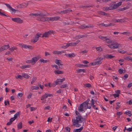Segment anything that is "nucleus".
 I'll return each mask as SVG.
<instances>
[{
    "mask_svg": "<svg viewBox=\"0 0 132 132\" xmlns=\"http://www.w3.org/2000/svg\"><path fill=\"white\" fill-rule=\"evenodd\" d=\"M76 118V119L75 118L73 119L72 121L73 125H76V126L78 127L81 125L79 124V123H82L83 121L85 120V118H82L81 116H77Z\"/></svg>",
    "mask_w": 132,
    "mask_h": 132,
    "instance_id": "nucleus-1",
    "label": "nucleus"
},
{
    "mask_svg": "<svg viewBox=\"0 0 132 132\" xmlns=\"http://www.w3.org/2000/svg\"><path fill=\"white\" fill-rule=\"evenodd\" d=\"M49 15V14L48 13L44 11H38L36 13H34V16H39L37 18V20L40 21H41L40 20L41 18Z\"/></svg>",
    "mask_w": 132,
    "mask_h": 132,
    "instance_id": "nucleus-2",
    "label": "nucleus"
},
{
    "mask_svg": "<svg viewBox=\"0 0 132 132\" xmlns=\"http://www.w3.org/2000/svg\"><path fill=\"white\" fill-rule=\"evenodd\" d=\"M49 15V14L48 13L44 11H38L36 13H34V16H39L37 18V20L40 21H41L40 20L41 18Z\"/></svg>",
    "mask_w": 132,
    "mask_h": 132,
    "instance_id": "nucleus-3",
    "label": "nucleus"
},
{
    "mask_svg": "<svg viewBox=\"0 0 132 132\" xmlns=\"http://www.w3.org/2000/svg\"><path fill=\"white\" fill-rule=\"evenodd\" d=\"M60 17L58 16H56L53 17H42L40 19L41 21L45 22L46 21H54L58 20L60 19Z\"/></svg>",
    "mask_w": 132,
    "mask_h": 132,
    "instance_id": "nucleus-4",
    "label": "nucleus"
},
{
    "mask_svg": "<svg viewBox=\"0 0 132 132\" xmlns=\"http://www.w3.org/2000/svg\"><path fill=\"white\" fill-rule=\"evenodd\" d=\"M120 45L117 42L113 41L111 44L108 45V46L111 49H115L119 47V46Z\"/></svg>",
    "mask_w": 132,
    "mask_h": 132,
    "instance_id": "nucleus-5",
    "label": "nucleus"
},
{
    "mask_svg": "<svg viewBox=\"0 0 132 132\" xmlns=\"http://www.w3.org/2000/svg\"><path fill=\"white\" fill-rule=\"evenodd\" d=\"M52 33H53V31L51 30H50L48 32H45L43 34L42 37H47Z\"/></svg>",
    "mask_w": 132,
    "mask_h": 132,
    "instance_id": "nucleus-6",
    "label": "nucleus"
},
{
    "mask_svg": "<svg viewBox=\"0 0 132 132\" xmlns=\"http://www.w3.org/2000/svg\"><path fill=\"white\" fill-rule=\"evenodd\" d=\"M19 46L22 48L25 49L29 48L30 49L32 47L30 45H27L24 44H23L20 43L19 44Z\"/></svg>",
    "mask_w": 132,
    "mask_h": 132,
    "instance_id": "nucleus-7",
    "label": "nucleus"
},
{
    "mask_svg": "<svg viewBox=\"0 0 132 132\" xmlns=\"http://www.w3.org/2000/svg\"><path fill=\"white\" fill-rule=\"evenodd\" d=\"M11 19L14 22L19 23H22L23 22V20L19 18H12Z\"/></svg>",
    "mask_w": 132,
    "mask_h": 132,
    "instance_id": "nucleus-8",
    "label": "nucleus"
},
{
    "mask_svg": "<svg viewBox=\"0 0 132 132\" xmlns=\"http://www.w3.org/2000/svg\"><path fill=\"white\" fill-rule=\"evenodd\" d=\"M85 102H83V103L81 104L80 105V106H79L78 107V110L79 111H80V112H81L83 111H84V106L86 107V105H85Z\"/></svg>",
    "mask_w": 132,
    "mask_h": 132,
    "instance_id": "nucleus-9",
    "label": "nucleus"
},
{
    "mask_svg": "<svg viewBox=\"0 0 132 132\" xmlns=\"http://www.w3.org/2000/svg\"><path fill=\"white\" fill-rule=\"evenodd\" d=\"M112 21L114 23L117 22H123L125 21V20L123 19L117 20L116 19H113L112 20Z\"/></svg>",
    "mask_w": 132,
    "mask_h": 132,
    "instance_id": "nucleus-10",
    "label": "nucleus"
},
{
    "mask_svg": "<svg viewBox=\"0 0 132 132\" xmlns=\"http://www.w3.org/2000/svg\"><path fill=\"white\" fill-rule=\"evenodd\" d=\"M122 3V2L121 1L117 3H116L112 5L114 9H116L119 6H120L121 5Z\"/></svg>",
    "mask_w": 132,
    "mask_h": 132,
    "instance_id": "nucleus-11",
    "label": "nucleus"
},
{
    "mask_svg": "<svg viewBox=\"0 0 132 132\" xmlns=\"http://www.w3.org/2000/svg\"><path fill=\"white\" fill-rule=\"evenodd\" d=\"M80 42V40H78L76 42H73L70 43H68V46H76L77 44L79 43Z\"/></svg>",
    "mask_w": 132,
    "mask_h": 132,
    "instance_id": "nucleus-12",
    "label": "nucleus"
},
{
    "mask_svg": "<svg viewBox=\"0 0 132 132\" xmlns=\"http://www.w3.org/2000/svg\"><path fill=\"white\" fill-rule=\"evenodd\" d=\"M93 27V25H91V26L90 25H89L88 26H86L84 25L81 26L79 27L81 29H83L84 28H89V27Z\"/></svg>",
    "mask_w": 132,
    "mask_h": 132,
    "instance_id": "nucleus-13",
    "label": "nucleus"
},
{
    "mask_svg": "<svg viewBox=\"0 0 132 132\" xmlns=\"http://www.w3.org/2000/svg\"><path fill=\"white\" fill-rule=\"evenodd\" d=\"M39 36L38 34H36L35 38L34 39V43L36 42L39 39Z\"/></svg>",
    "mask_w": 132,
    "mask_h": 132,
    "instance_id": "nucleus-14",
    "label": "nucleus"
},
{
    "mask_svg": "<svg viewBox=\"0 0 132 132\" xmlns=\"http://www.w3.org/2000/svg\"><path fill=\"white\" fill-rule=\"evenodd\" d=\"M40 58V57L39 55H38L36 57H34V63H36Z\"/></svg>",
    "mask_w": 132,
    "mask_h": 132,
    "instance_id": "nucleus-15",
    "label": "nucleus"
},
{
    "mask_svg": "<svg viewBox=\"0 0 132 132\" xmlns=\"http://www.w3.org/2000/svg\"><path fill=\"white\" fill-rule=\"evenodd\" d=\"M83 127H81L79 129H76L74 130L73 132H80L83 129Z\"/></svg>",
    "mask_w": 132,
    "mask_h": 132,
    "instance_id": "nucleus-16",
    "label": "nucleus"
},
{
    "mask_svg": "<svg viewBox=\"0 0 132 132\" xmlns=\"http://www.w3.org/2000/svg\"><path fill=\"white\" fill-rule=\"evenodd\" d=\"M105 57L107 59L109 58L111 59L113 58L114 56H113L111 54H107L105 55Z\"/></svg>",
    "mask_w": 132,
    "mask_h": 132,
    "instance_id": "nucleus-17",
    "label": "nucleus"
},
{
    "mask_svg": "<svg viewBox=\"0 0 132 132\" xmlns=\"http://www.w3.org/2000/svg\"><path fill=\"white\" fill-rule=\"evenodd\" d=\"M60 61H61L60 60H58L57 59H56L55 61V63L57 64L58 66H60V65H62L63 64L60 62Z\"/></svg>",
    "mask_w": 132,
    "mask_h": 132,
    "instance_id": "nucleus-18",
    "label": "nucleus"
},
{
    "mask_svg": "<svg viewBox=\"0 0 132 132\" xmlns=\"http://www.w3.org/2000/svg\"><path fill=\"white\" fill-rule=\"evenodd\" d=\"M65 80V78H63L62 79H57L55 81L57 82V84H58L59 82H62Z\"/></svg>",
    "mask_w": 132,
    "mask_h": 132,
    "instance_id": "nucleus-19",
    "label": "nucleus"
},
{
    "mask_svg": "<svg viewBox=\"0 0 132 132\" xmlns=\"http://www.w3.org/2000/svg\"><path fill=\"white\" fill-rule=\"evenodd\" d=\"M64 52L63 51H54L53 52V54H60L61 53H64Z\"/></svg>",
    "mask_w": 132,
    "mask_h": 132,
    "instance_id": "nucleus-20",
    "label": "nucleus"
},
{
    "mask_svg": "<svg viewBox=\"0 0 132 132\" xmlns=\"http://www.w3.org/2000/svg\"><path fill=\"white\" fill-rule=\"evenodd\" d=\"M54 72L56 74H61L63 73V71L58 70H55L54 71Z\"/></svg>",
    "mask_w": 132,
    "mask_h": 132,
    "instance_id": "nucleus-21",
    "label": "nucleus"
},
{
    "mask_svg": "<svg viewBox=\"0 0 132 132\" xmlns=\"http://www.w3.org/2000/svg\"><path fill=\"white\" fill-rule=\"evenodd\" d=\"M76 71L77 73H80L82 72H86L85 70L84 69H77Z\"/></svg>",
    "mask_w": 132,
    "mask_h": 132,
    "instance_id": "nucleus-22",
    "label": "nucleus"
},
{
    "mask_svg": "<svg viewBox=\"0 0 132 132\" xmlns=\"http://www.w3.org/2000/svg\"><path fill=\"white\" fill-rule=\"evenodd\" d=\"M94 6L93 5H82L80 7L83 8H87L88 7H92Z\"/></svg>",
    "mask_w": 132,
    "mask_h": 132,
    "instance_id": "nucleus-23",
    "label": "nucleus"
},
{
    "mask_svg": "<svg viewBox=\"0 0 132 132\" xmlns=\"http://www.w3.org/2000/svg\"><path fill=\"white\" fill-rule=\"evenodd\" d=\"M98 13L101 15L105 16H108L109 14L105 13V12L102 11H100L98 12Z\"/></svg>",
    "mask_w": 132,
    "mask_h": 132,
    "instance_id": "nucleus-24",
    "label": "nucleus"
},
{
    "mask_svg": "<svg viewBox=\"0 0 132 132\" xmlns=\"http://www.w3.org/2000/svg\"><path fill=\"white\" fill-rule=\"evenodd\" d=\"M106 40V42L108 44L111 43L113 42V41L111 40L108 39L106 37V38L105 39Z\"/></svg>",
    "mask_w": 132,
    "mask_h": 132,
    "instance_id": "nucleus-25",
    "label": "nucleus"
},
{
    "mask_svg": "<svg viewBox=\"0 0 132 132\" xmlns=\"http://www.w3.org/2000/svg\"><path fill=\"white\" fill-rule=\"evenodd\" d=\"M97 59H96V61L94 62V65H98L101 63V61L99 59L97 60Z\"/></svg>",
    "mask_w": 132,
    "mask_h": 132,
    "instance_id": "nucleus-26",
    "label": "nucleus"
},
{
    "mask_svg": "<svg viewBox=\"0 0 132 132\" xmlns=\"http://www.w3.org/2000/svg\"><path fill=\"white\" fill-rule=\"evenodd\" d=\"M22 77H24L26 78H28L29 77V76L26 73H23L22 74Z\"/></svg>",
    "mask_w": 132,
    "mask_h": 132,
    "instance_id": "nucleus-27",
    "label": "nucleus"
},
{
    "mask_svg": "<svg viewBox=\"0 0 132 132\" xmlns=\"http://www.w3.org/2000/svg\"><path fill=\"white\" fill-rule=\"evenodd\" d=\"M2 47L4 50L7 49L10 47L9 45H4Z\"/></svg>",
    "mask_w": 132,
    "mask_h": 132,
    "instance_id": "nucleus-28",
    "label": "nucleus"
},
{
    "mask_svg": "<svg viewBox=\"0 0 132 132\" xmlns=\"http://www.w3.org/2000/svg\"><path fill=\"white\" fill-rule=\"evenodd\" d=\"M17 48L16 47L13 46L9 48V50L11 52H13L14 50H16Z\"/></svg>",
    "mask_w": 132,
    "mask_h": 132,
    "instance_id": "nucleus-29",
    "label": "nucleus"
},
{
    "mask_svg": "<svg viewBox=\"0 0 132 132\" xmlns=\"http://www.w3.org/2000/svg\"><path fill=\"white\" fill-rule=\"evenodd\" d=\"M75 56V55L73 53H72L71 54H69L67 55L69 57H73Z\"/></svg>",
    "mask_w": 132,
    "mask_h": 132,
    "instance_id": "nucleus-30",
    "label": "nucleus"
},
{
    "mask_svg": "<svg viewBox=\"0 0 132 132\" xmlns=\"http://www.w3.org/2000/svg\"><path fill=\"white\" fill-rule=\"evenodd\" d=\"M17 127L18 129H20L22 128V123L20 122L17 125Z\"/></svg>",
    "mask_w": 132,
    "mask_h": 132,
    "instance_id": "nucleus-31",
    "label": "nucleus"
},
{
    "mask_svg": "<svg viewBox=\"0 0 132 132\" xmlns=\"http://www.w3.org/2000/svg\"><path fill=\"white\" fill-rule=\"evenodd\" d=\"M39 61L41 62H43L44 63H46L49 62V61L48 60H44L43 59H40Z\"/></svg>",
    "mask_w": 132,
    "mask_h": 132,
    "instance_id": "nucleus-32",
    "label": "nucleus"
},
{
    "mask_svg": "<svg viewBox=\"0 0 132 132\" xmlns=\"http://www.w3.org/2000/svg\"><path fill=\"white\" fill-rule=\"evenodd\" d=\"M30 66L29 65H26L22 66L20 67V68L22 69H24L27 68H29Z\"/></svg>",
    "mask_w": 132,
    "mask_h": 132,
    "instance_id": "nucleus-33",
    "label": "nucleus"
},
{
    "mask_svg": "<svg viewBox=\"0 0 132 132\" xmlns=\"http://www.w3.org/2000/svg\"><path fill=\"white\" fill-rule=\"evenodd\" d=\"M95 48L97 51L98 52H100L102 51V49L101 47H96Z\"/></svg>",
    "mask_w": 132,
    "mask_h": 132,
    "instance_id": "nucleus-34",
    "label": "nucleus"
},
{
    "mask_svg": "<svg viewBox=\"0 0 132 132\" xmlns=\"http://www.w3.org/2000/svg\"><path fill=\"white\" fill-rule=\"evenodd\" d=\"M85 37V35H78L76 37V38L77 39H80L84 38Z\"/></svg>",
    "mask_w": 132,
    "mask_h": 132,
    "instance_id": "nucleus-35",
    "label": "nucleus"
},
{
    "mask_svg": "<svg viewBox=\"0 0 132 132\" xmlns=\"http://www.w3.org/2000/svg\"><path fill=\"white\" fill-rule=\"evenodd\" d=\"M20 112H18L14 115V117L13 118L15 119L17 118L18 116L19 115Z\"/></svg>",
    "mask_w": 132,
    "mask_h": 132,
    "instance_id": "nucleus-36",
    "label": "nucleus"
},
{
    "mask_svg": "<svg viewBox=\"0 0 132 132\" xmlns=\"http://www.w3.org/2000/svg\"><path fill=\"white\" fill-rule=\"evenodd\" d=\"M28 4H27L24 3H22L21 5V6L22 7L24 8L27 7Z\"/></svg>",
    "mask_w": 132,
    "mask_h": 132,
    "instance_id": "nucleus-37",
    "label": "nucleus"
},
{
    "mask_svg": "<svg viewBox=\"0 0 132 132\" xmlns=\"http://www.w3.org/2000/svg\"><path fill=\"white\" fill-rule=\"evenodd\" d=\"M15 78L16 79H22V76H21L20 75H18L15 77Z\"/></svg>",
    "mask_w": 132,
    "mask_h": 132,
    "instance_id": "nucleus-38",
    "label": "nucleus"
},
{
    "mask_svg": "<svg viewBox=\"0 0 132 132\" xmlns=\"http://www.w3.org/2000/svg\"><path fill=\"white\" fill-rule=\"evenodd\" d=\"M113 96L115 98H116L117 97H119V95L118 94H115L110 95V96Z\"/></svg>",
    "mask_w": 132,
    "mask_h": 132,
    "instance_id": "nucleus-39",
    "label": "nucleus"
},
{
    "mask_svg": "<svg viewBox=\"0 0 132 132\" xmlns=\"http://www.w3.org/2000/svg\"><path fill=\"white\" fill-rule=\"evenodd\" d=\"M59 67H58L57 65H55V68L57 70H60V69H62V68L61 67H60V66H58Z\"/></svg>",
    "mask_w": 132,
    "mask_h": 132,
    "instance_id": "nucleus-40",
    "label": "nucleus"
},
{
    "mask_svg": "<svg viewBox=\"0 0 132 132\" xmlns=\"http://www.w3.org/2000/svg\"><path fill=\"white\" fill-rule=\"evenodd\" d=\"M90 100L89 99H88L87 100H86V101L84 102H85V105H88V104H89L90 105V104L89 103V102L90 101Z\"/></svg>",
    "mask_w": 132,
    "mask_h": 132,
    "instance_id": "nucleus-41",
    "label": "nucleus"
},
{
    "mask_svg": "<svg viewBox=\"0 0 132 132\" xmlns=\"http://www.w3.org/2000/svg\"><path fill=\"white\" fill-rule=\"evenodd\" d=\"M56 85H57V82L56 81H55L52 84H51V86L52 87H54Z\"/></svg>",
    "mask_w": 132,
    "mask_h": 132,
    "instance_id": "nucleus-42",
    "label": "nucleus"
},
{
    "mask_svg": "<svg viewBox=\"0 0 132 132\" xmlns=\"http://www.w3.org/2000/svg\"><path fill=\"white\" fill-rule=\"evenodd\" d=\"M33 62V58H32L31 60H28L26 61V63H30Z\"/></svg>",
    "mask_w": 132,
    "mask_h": 132,
    "instance_id": "nucleus-43",
    "label": "nucleus"
},
{
    "mask_svg": "<svg viewBox=\"0 0 132 132\" xmlns=\"http://www.w3.org/2000/svg\"><path fill=\"white\" fill-rule=\"evenodd\" d=\"M128 114H129L128 116H129V117H131V116L132 115V114L131 113V111H129L127 112V115H128Z\"/></svg>",
    "mask_w": 132,
    "mask_h": 132,
    "instance_id": "nucleus-44",
    "label": "nucleus"
},
{
    "mask_svg": "<svg viewBox=\"0 0 132 132\" xmlns=\"http://www.w3.org/2000/svg\"><path fill=\"white\" fill-rule=\"evenodd\" d=\"M98 38L101 39H105L106 38V37L102 36H98Z\"/></svg>",
    "mask_w": 132,
    "mask_h": 132,
    "instance_id": "nucleus-45",
    "label": "nucleus"
},
{
    "mask_svg": "<svg viewBox=\"0 0 132 132\" xmlns=\"http://www.w3.org/2000/svg\"><path fill=\"white\" fill-rule=\"evenodd\" d=\"M4 4L7 6V8L9 9H10L12 7L9 4L7 3H4Z\"/></svg>",
    "mask_w": 132,
    "mask_h": 132,
    "instance_id": "nucleus-46",
    "label": "nucleus"
},
{
    "mask_svg": "<svg viewBox=\"0 0 132 132\" xmlns=\"http://www.w3.org/2000/svg\"><path fill=\"white\" fill-rule=\"evenodd\" d=\"M69 46H68V43L65 45H64L62 46H61V48H63L65 49V48H67V47H68Z\"/></svg>",
    "mask_w": 132,
    "mask_h": 132,
    "instance_id": "nucleus-47",
    "label": "nucleus"
},
{
    "mask_svg": "<svg viewBox=\"0 0 132 132\" xmlns=\"http://www.w3.org/2000/svg\"><path fill=\"white\" fill-rule=\"evenodd\" d=\"M127 9V8L126 7H124L122 8L119 9L118 10L120 11H123L126 10Z\"/></svg>",
    "mask_w": 132,
    "mask_h": 132,
    "instance_id": "nucleus-48",
    "label": "nucleus"
},
{
    "mask_svg": "<svg viewBox=\"0 0 132 132\" xmlns=\"http://www.w3.org/2000/svg\"><path fill=\"white\" fill-rule=\"evenodd\" d=\"M45 95L46 96V97H47L48 96H53V95L51 94H48V93H45Z\"/></svg>",
    "mask_w": 132,
    "mask_h": 132,
    "instance_id": "nucleus-49",
    "label": "nucleus"
},
{
    "mask_svg": "<svg viewBox=\"0 0 132 132\" xmlns=\"http://www.w3.org/2000/svg\"><path fill=\"white\" fill-rule=\"evenodd\" d=\"M118 52H119V53H121L122 54H124L126 52L124 50H122L121 51H120V50L118 51Z\"/></svg>",
    "mask_w": 132,
    "mask_h": 132,
    "instance_id": "nucleus-50",
    "label": "nucleus"
},
{
    "mask_svg": "<svg viewBox=\"0 0 132 132\" xmlns=\"http://www.w3.org/2000/svg\"><path fill=\"white\" fill-rule=\"evenodd\" d=\"M85 85L86 87H91V85L90 84H89V83L86 84Z\"/></svg>",
    "mask_w": 132,
    "mask_h": 132,
    "instance_id": "nucleus-51",
    "label": "nucleus"
},
{
    "mask_svg": "<svg viewBox=\"0 0 132 132\" xmlns=\"http://www.w3.org/2000/svg\"><path fill=\"white\" fill-rule=\"evenodd\" d=\"M63 24L64 25H68L70 24V22H63Z\"/></svg>",
    "mask_w": 132,
    "mask_h": 132,
    "instance_id": "nucleus-52",
    "label": "nucleus"
},
{
    "mask_svg": "<svg viewBox=\"0 0 132 132\" xmlns=\"http://www.w3.org/2000/svg\"><path fill=\"white\" fill-rule=\"evenodd\" d=\"M23 95V94L22 93H19L17 95V97L19 98H20Z\"/></svg>",
    "mask_w": 132,
    "mask_h": 132,
    "instance_id": "nucleus-53",
    "label": "nucleus"
},
{
    "mask_svg": "<svg viewBox=\"0 0 132 132\" xmlns=\"http://www.w3.org/2000/svg\"><path fill=\"white\" fill-rule=\"evenodd\" d=\"M68 86L67 84H65L64 85H61L60 86V88H63L65 87H67Z\"/></svg>",
    "mask_w": 132,
    "mask_h": 132,
    "instance_id": "nucleus-54",
    "label": "nucleus"
},
{
    "mask_svg": "<svg viewBox=\"0 0 132 132\" xmlns=\"http://www.w3.org/2000/svg\"><path fill=\"white\" fill-rule=\"evenodd\" d=\"M131 59H132V57H129L128 56H126L125 58V60H129Z\"/></svg>",
    "mask_w": 132,
    "mask_h": 132,
    "instance_id": "nucleus-55",
    "label": "nucleus"
},
{
    "mask_svg": "<svg viewBox=\"0 0 132 132\" xmlns=\"http://www.w3.org/2000/svg\"><path fill=\"white\" fill-rule=\"evenodd\" d=\"M76 115L77 116H81L80 114L78 112L77 110L75 112Z\"/></svg>",
    "mask_w": 132,
    "mask_h": 132,
    "instance_id": "nucleus-56",
    "label": "nucleus"
},
{
    "mask_svg": "<svg viewBox=\"0 0 132 132\" xmlns=\"http://www.w3.org/2000/svg\"><path fill=\"white\" fill-rule=\"evenodd\" d=\"M118 71L120 73L122 74L123 72V70L122 69H120Z\"/></svg>",
    "mask_w": 132,
    "mask_h": 132,
    "instance_id": "nucleus-57",
    "label": "nucleus"
},
{
    "mask_svg": "<svg viewBox=\"0 0 132 132\" xmlns=\"http://www.w3.org/2000/svg\"><path fill=\"white\" fill-rule=\"evenodd\" d=\"M46 95H45V94L44 95H43L41 97V100H44V99L46 98Z\"/></svg>",
    "mask_w": 132,
    "mask_h": 132,
    "instance_id": "nucleus-58",
    "label": "nucleus"
},
{
    "mask_svg": "<svg viewBox=\"0 0 132 132\" xmlns=\"http://www.w3.org/2000/svg\"><path fill=\"white\" fill-rule=\"evenodd\" d=\"M4 103L5 105V106L7 105V104L9 105H10L9 102V101H5Z\"/></svg>",
    "mask_w": 132,
    "mask_h": 132,
    "instance_id": "nucleus-59",
    "label": "nucleus"
},
{
    "mask_svg": "<svg viewBox=\"0 0 132 132\" xmlns=\"http://www.w3.org/2000/svg\"><path fill=\"white\" fill-rule=\"evenodd\" d=\"M52 118H51L50 117H49L47 121L49 122H51L52 121Z\"/></svg>",
    "mask_w": 132,
    "mask_h": 132,
    "instance_id": "nucleus-60",
    "label": "nucleus"
},
{
    "mask_svg": "<svg viewBox=\"0 0 132 132\" xmlns=\"http://www.w3.org/2000/svg\"><path fill=\"white\" fill-rule=\"evenodd\" d=\"M103 10L104 11H105V10L107 11V10H109V8L108 7H103Z\"/></svg>",
    "mask_w": 132,
    "mask_h": 132,
    "instance_id": "nucleus-61",
    "label": "nucleus"
},
{
    "mask_svg": "<svg viewBox=\"0 0 132 132\" xmlns=\"http://www.w3.org/2000/svg\"><path fill=\"white\" fill-rule=\"evenodd\" d=\"M65 129L67 131H68V132H70V128L68 127H65Z\"/></svg>",
    "mask_w": 132,
    "mask_h": 132,
    "instance_id": "nucleus-62",
    "label": "nucleus"
},
{
    "mask_svg": "<svg viewBox=\"0 0 132 132\" xmlns=\"http://www.w3.org/2000/svg\"><path fill=\"white\" fill-rule=\"evenodd\" d=\"M126 130L128 131H132V127L131 128H129L128 129H127Z\"/></svg>",
    "mask_w": 132,
    "mask_h": 132,
    "instance_id": "nucleus-63",
    "label": "nucleus"
},
{
    "mask_svg": "<svg viewBox=\"0 0 132 132\" xmlns=\"http://www.w3.org/2000/svg\"><path fill=\"white\" fill-rule=\"evenodd\" d=\"M15 120L13 117L11 118L10 121L12 123Z\"/></svg>",
    "mask_w": 132,
    "mask_h": 132,
    "instance_id": "nucleus-64",
    "label": "nucleus"
}]
</instances>
